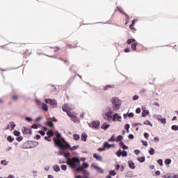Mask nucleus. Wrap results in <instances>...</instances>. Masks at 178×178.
Wrapping results in <instances>:
<instances>
[{"instance_id":"1","label":"nucleus","mask_w":178,"mask_h":178,"mask_svg":"<svg viewBox=\"0 0 178 178\" xmlns=\"http://www.w3.org/2000/svg\"><path fill=\"white\" fill-rule=\"evenodd\" d=\"M56 137L53 138V141L54 143V145L56 147H58V148H60V149H63V148L69 149L71 151H76V149L80 148L79 145L74 146L72 147H70V145L62 137V134L59 132H56Z\"/></svg>"},{"instance_id":"2","label":"nucleus","mask_w":178,"mask_h":178,"mask_svg":"<svg viewBox=\"0 0 178 178\" xmlns=\"http://www.w3.org/2000/svg\"><path fill=\"white\" fill-rule=\"evenodd\" d=\"M102 116L107 122H122V116L118 113H113V110L111 106H108L103 110Z\"/></svg>"},{"instance_id":"3","label":"nucleus","mask_w":178,"mask_h":178,"mask_svg":"<svg viewBox=\"0 0 178 178\" xmlns=\"http://www.w3.org/2000/svg\"><path fill=\"white\" fill-rule=\"evenodd\" d=\"M66 163L72 169H75L77 166H80V159H79V157L69 158Z\"/></svg>"},{"instance_id":"4","label":"nucleus","mask_w":178,"mask_h":178,"mask_svg":"<svg viewBox=\"0 0 178 178\" xmlns=\"http://www.w3.org/2000/svg\"><path fill=\"white\" fill-rule=\"evenodd\" d=\"M111 104L113 105V111H119L120 106H122V100L119 99L118 97H113L111 99Z\"/></svg>"},{"instance_id":"5","label":"nucleus","mask_w":178,"mask_h":178,"mask_svg":"<svg viewBox=\"0 0 178 178\" xmlns=\"http://www.w3.org/2000/svg\"><path fill=\"white\" fill-rule=\"evenodd\" d=\"M100 124L101 122L99 121H92L91 122L88 123V126L95 130H98L100 127Z\"/></svg>"},{"instance_id":"6","label":"nucleus","mask_w":178,"mask_h":178,"mask_svg":"<svg viewBox=\"0 0 178 178\" xmlns=\"http://www.w3.org/2000/svg\"><path fill=\"white\" fill-rule=\"evenodd\" d=\"M67 116L69 118H71V120L72 122H74V123H79L80 122V119L76 116V114L72 113V112H67Z\"/></svg>"},{"instance_id":"7","label":"nucleus","mask_w":178,"mask_h":178,"mask_svg":"<svg viewBox=\"0 0 178 178\" xmlns=\"http://www.w3.org/2000/svg\"><path fill=\"white\" fill-rule=\"evenodd\" d=\"M44 102L51 105L52 108H56V106L58 105V102L55 99H45Z\"/></svg>"},{"instance_id":"8","label":"nucleus","mask_w":178,"mask_h":178,"mask_svg":"<svg viewBox=\"0 0 178 178\" xmlns=\"http://www.w3.org/2000/svg\"><path fill=\"white\" fill-rule=\"evenodd\" d=\"M15 127H16V124H15V122H11L10 124H8V127H6V130H10L12 131V130H15Z\"/></svg>"},{"instance_id":"9","label":"nucleus","mask_w":178,"mask_h":178,"mask_svg":"<svg viewBox=\"0 0 178 178\" xmlns=\"http://www.w3.org/2000/svg\"><path fill=\"white\" fill-rule=\"evenodd\" d=\"M91 168H94V169H96L98 173H104V170H102V168H101L100 167L95 165V164H92Z\"/></svg>"},{"instance_id":"10","label":"nucleus","mask_w":178,"mask_h":178,"mask_svg":"<svg viewBox=\"0 0 178 178\" xmlns=\"http://www.w3.org/2000/svg\"><path fill=\"white\" fill-rule=\"evenodd\" d=\"M142 116L143 118H145L147 115H149V111L145 109V107H142Z\"/></svg>"},{"instance_id":"11","label":"nucleus","mask_w":178,"mask_h":178,"mask_svg":"<svg viewBox=\"0 0 178 178\" xmlns=\"http://www.w3.org/2000/svg\"><path fill=\"white\" fill-rule=\"evenodd\" d=\"M117 10H119V12H120V13H122V15H124L126 16V24H127V22H129V19H130V17H129L127 15V14L124 13V12H122L120 8H117Z\"/></svg>"},{"instance_id":"12","label":"nucleus","mask_w":178,"mask_h":178,"mask_svg":"<svg viewBox=\"0 0 178 178\" xmlns=\"http://www.w3.org/2000/svg\"><path fill=\"white\" fill-rule=\"evenodd\" d=\"M70 109V108H69V104H66L63 106V112H67H67H69Z\"/></svg>"},{"instance_id":"13","label":"nucleus","mask_w":178,"mask_h":178,"mask_svg":"<svg viewBox=\"0 0 178 178\" xmlns=\"http://www.w3.org/2000/svg\"><path fill=\"white\" fill-rule=\"evenodd\" d=\"M128 165H129V168H130V169H136V165H134V163L131 161H128Z\"/></svg>"},{"instance_id":"14","label":"nucleus","mask_w":178,"mask_h":178,"mask_svg":"<svg viewBox=\"0 0 178 178\" xmlns=\"http://www.w3.org/2000/svg\"><path fill=\"white\" fill-rule=\"evenodd\" d=\"M111 127V124L104 123V124L102 125V129L103 130H108Z\"/></svg>"},{"instance_id":"15","label":"nucleus","mask_w":178,"mask_h":178,"mask_svg":"<svg viewBox=\"0 0 178 178\" xmlns=\"http://www.w3.org/2000/svg\"><path fill=\"white\" fill-rule=\"evenodd\" d=\"M111 147H113V145H110L108 142H106L104 143V148H106L107 149H109Z\"/></svg>"},{"instance_id":"16","label":"nucleus","mask_w":178,"mask_h":178,"mask_svg":"<svg viewBox=\"0 0 178 178\" xmlns=\"http://www.w3.org/2000/svg\"><path fill=\"white\" fill-rule=\"evenodd\" d=\"M93 158H95V159H97V161H102V157L98 156L97 154H93Z\"/></svg>"},{"instance_id":"17","label":"nucleus","mask_w":178,"mask_h":178,"mask_svg":"<svg viewBox=\"0 0 178 178\" xmlns=\"http://www.w3.org/2000/svg\"><path fill=\"white\" fill-rule=\"evenodd\" d=\"M53 169L55 172H60V168L59 167V165H55L54 167H53Z\"/></svg>"},{"instance_id":"18","label":"nucleus","mask_w":178,"mask_h":178,"mask_svg":"<svg viewBox=\"0 0 178 178\" xmlns=\"http://www.w3.org/2000/svg\"><path fill=\"white\" fill-rule=\"evenodd\" d=\"M42 108L43 109V111H45V112L48 111V106L44 103H42Z\"/></svg>"},{"instance_id":"19","label":"nucleus","mask_w":178,"mask_h":178,"mask_svg":"<svg viewBox=\"0 0 178 178\" xmlns=\"http://www.w3.org/2000/svg\"><path fill=\"white\" fill-rule=\"evenodd\" d=\"M7 140L8 143H13V141H15V138H12L11 136H9L7 137Z\"/></svg>"},{"instance_id":"20","label":"nucleus","mask_w":178,"mask_h":178,"mask_svg":"<svg viewBox=\"0 0 178 178\" xmlns=\"http://www.w3.org/2000/svg\"><path fill=\"white\" fill-rule=\"evenodd\" d=\"M81 140L82 141H87V135L82 134L81 136Z\"/></svg>"},{"instance_id":"21","label":"nucleus","mask_w":178,"mask_h":178,"mask_svg":"<svg viewBox=\"0 0 178 178\" xmlns=\"http://www.w3.org/2000/svg\"><path fill=\"white\" fill-rule=\"evenodd\" d=\"M116 155H117V156H118V158H120V157L122 156V149H119V150L116 152Z\"/></svg>"},{"instance_id":"22","label":"nucleus","mask_w":178,"mask_h":178,"mask_svg":"<svg viewBox=\"0 0 178 178\" xmlns=\"http://www.w3.org/2000/svg\"><path fill=\"white\" fill-rule=\"evenodd\" d=\"M47 134L49 136V137H53L54 136V131L49 130L47 132Z\"/></svg>"},{"instance_id":"23","label":"nucleus","mask_w":178,"mask_h":178,"mask_svg":"<svg viewBox=\"0 0 178 178\" xmlns=\"http://www.w3.org/2000/svg\"><path fill=\"white\" fill-rule=\"evenodd\" d=\"M116 141V139L115 138V135H113L110 139H108L109 143H113Z\"/></svg>"},{"instance_id":"24","label":"nucleus","mask_w":178,"mask_h":178,"mask_svg":"<svg viewBox=\"0 0 178 178\" xmlns=\"http://www.w3.org/2000/svg\"><path fill=\"white\" fill-rule=\"evenodd\" d=\"M138 161L140 163H143V162H145V157L142 156L138 159Z\"/></svg>"},{"instance_id":"25","label":"nucleus","mask_w":178,"mask_h":178,"mask_svg":"<svg viewBox=\"0 0 178 178\" xmlns=\"http://www.w3.org/2000/svg\"><path fill=\"white\" fill-rule=\"evenodd\" d=\"M73 138H74V140H75V141H78V140H80V136H79L77 134H74Z\"/></svg>"},{"instance_id":"26","label":"nucleus","mask_w":178,"mask_h":178,"mask_svg":"<svg viewBox=\"0 0 178 178\" xmlns=\"http://www.w3.org/2000/svg\"><path fill=\"white\" fill-rule=\"evenodd\" d=\"M149 154L150 155H154L155 154V149L151 147L150 151H149Z\"/></svg>"},{"instance_id":"27","label":"nucleus","mask_w":178,"mask_h":178,"mask_svg":"<svg viewBox=\"0 0 178 178\" xmlns=\"http://www.w3.org/2000/svg\"><path fill=\"white\" fill-rule=\"evenodd\" d=\"M123 136L122 135H119L117 138L115 139V141L117 143H119V141H121V140H122Z\"/></svg>"},{"instance_id":"28","label":"nucleus","mask_w":178,"mask_h":178,"mask_svg":"<svg viewBox=\"0 0 178 178\" xmlns=\"http://www.w3.org/2000/svg\"><path fill=\"white\" fill-rule=\"evenodd\" d=\"M75 169L76 170V172H83V169L82 167H80V166H77V167H75Z\"/></svg>"},{"instance_id":"29","label":"nucleus","mask_w":178,"mask_h":178,"mask_svg":"<svg viewBox=\"0 0 178 178\" xmlns=\"http://www.w3.org/2000/svg\"><path fill=\"white\" fill-rule=\"evenodd\" d=\"M172 163V160L170 159H167L165 161V165H170Z\"/></svg>"},{"instance_id":"30","label":"nucleus","mask_w":178,"mask_h":178,"mask_svg":"<svg viewBox=\"0 0 178 178\" xmlns=\"http://www.w3.org/2000/svg\"><path fill=\"white\" fill-rule=\"evenodd\" d=\"M31 131H30V129L24 128L23 130V134H28L29 133H31Z\"/></svg>"},{"instance_id":"31","label":"nucleus","mask_w":178,"mask_h":178,"mask_svg":"<svg viewBox=\"0 0 178 178\" xmlns=\"http://www.w3.org/2000/svg\"><path fill=\"white\" fill-rule=\"evenodd\" d=\"M46 124H47V126H49V127H54V122H52V121L47 122Z\"/></svg>"},{"instance_id":"32","label":"nucleus","mask_w":178,"mask_h":178,"mask_svg":"<svg viewBox=\"0 0 178 178\" xmlns=\"http://www.w3.org/2000/svg\"><path fill=\"white\" fill-rule=\"evenodd\" d=\"M109 175L110 176H116V172L115 170H110Z\"/></svg>"},{"instance_id":"33","label":"nucleus","mask_w":178,"mask_h":178,"mask_svg":"<svg viewBox=\"0 0 178 178\" xmlns=\"http://www.w3.org/2000/svg\"><path fill=\"white\" fill-rule=\"evenodd\" d=\"M143 124H147L149 126H151L152 127V123H151V122H149V120H146L143 122Z\"/></svg>"},{"instance_id":"34","label":"nucleus","mask_w":178,"mask_h":178,"mask_svg":"<svg viewBox=\"0 0 178 178\" xmlns=\"http://www.w3.org/2000/svg\"><path fill=\"white\" fill-rule=\"evenodd\" d=\"M81 168H83V169H87V168H88V163H83Z\"/></svg>"},{"instance_id":"35","label":"nucleus","mask_w":178,"mask_h":178,"mask_svg":"<svg viewBox=\"0 0 178 178\" xmlns=\"http://www.w3.org/2000/svg\"><path fill=\"white\" fill-rule=\"evenodd\" d=\"M131 48L134 49V51H136V49H137V43H133L131 44Z\"/></svg>"},{"instance_id":"36","label":"nucleus","mask_w":178,"mask_h":178,"mask_svg":"<svg viewBox=\"0 0 178 178\" xmlns=\"http://www.w3.org/2000/svg\"><path fill=\"white\" fill-rule=\"evenodd\" d=\"M154 118H156L159 122L161 120V119H162V116L161 115H154Z\"/></svg>"},{"instance_id":"37","label":"nucleus","mask_w":178,"mask_h":178,"mask_svg":"<svg viewBox=\"0 0 178 178\" xmlns=\"http://www.w3.org/2000/svg\"><path fill=\"white\" fill-rule=\"evenodd\" d=\"M132 42H136V40L135 39H129L127 40V44H132Z\"/></svg>"},{"instance_id":"38","label":"nucleus","mask_w":178,"mask_h":178,"mask_svg":"<svg viewBox=\"0 0 178 178\" xmlns=\"http://www.w3.org/2000/svg\"><path fill=\"white\" fill-rule=\"evenodd\" d=\"M1 164L3 165V166H6L8 165V161H6V160H2Z\"/></svg>"},{"instance_id":"39","label":"nucleus","mask_w":178,"mask_h":178,"mask_svg":"<svg viewBox=\"0 0 178 178\" xmlns=\"http://www.w3.org/2000/svg\"><path fill=\"white\" fill-rule=\"evenodd\" d=\"M49 120L50 122H58V120H56V118H55V117L49 118Z\"/></svg>"},{"instance_id":"40","label":"nucleus","mask_w":178,"mask_h":178,"mask_svg":"<svg viewBox=\"0 0 178 178\" xmlns=\"http://www.w3.org/2000/svg\"><path fill=\"white\" fill-rule=\"evenodd\" d=\"M32 173L34 177H37L38 176V172H37L36 170H33Z\"/></svg>"},{"instance_id":"41","label":"nucleus","mask_w":178,"mask_h":178,"mask_svg":"<svg viewBox=\"0 0 178 178\" xmlns=\"http://www.w3.org/2000/svg\"><path fill=\"white\" fill-rule=\"evenodd\" d=\"M172 130H174L175 131H177V130H178V126H177V125H172Z\"/></svg>"},{"instance_id":"42","label":"nucleus","mask_w":178,"mask_h":178,"mask_svg":"<svg viewBox=\"0 0 178 178\" xmlns=\"http://www.w3.org/2000/svg\"><path fill=\"white\" fill-rule=\"evenodd\" d=\"M13 134L14 136H16V137H19V136H20V131H15Z\"/></svg>"},{"instance_id":"43","label":"nucleus","mask_w":178,"mask_h":178,"mask_svg":"<svg viewBox=\"0 0 178 178\" xmlns=\"http://www.w3.org/2000/svg\"><path fill=\"white\" fill-rule=\"evenodd\" d=\"M157 162L160 166H163V161H162V159H159Z\"/></svg>"},{"instance_id":"44","label":"nucleus","mask_w":178,"mask_h":178,"mask_svg":"<svg viewBox=\"0 0 178 178\" xmlns=\"http://www.w3.org/2000/svg\"><path fill=\"white\" fill-rule=\"evenodd\" d=\"M130 129V124H125V130H127V133H129V129Z\"/></svg>"},{"instance_id":"45","label":"nucleus","mask_w":178,"mask_h":178,"mask_svg":"<svg viewBox=\"0 0 178 178\" xmlns=\"http://www.w3.org/2000/svg\"><path fill=\"white\" fill-rule=\"evenodd\" d=\"M159 122H161L163 124H166V118H161Z\"/></svg>"},{"instance_id":"46","label":"nucleus","mask_w":178,"mask_h":178,"mask_svg":"<svg viewBox=\"0 0 178 178\" xmlns=\"http://www.w3.org/2000/svg\"><path fill=\"white\" fill-rule=\"evenodd\" d=\"M60 168L62 170H66V169H67V166H66V165H62Z\"/></svg>"},{"instance_id":"47","label":"nucleus","mask_w":178,"mask_h":178,"mask_svg":"<svg viewBox=\"0 0 178 178\" xmlns=\"http://www.w3.org/2000/svg\"><path fill=\"white\" fill-rule=\"evenodd\" d=\"M25 120H26L27 122H32L33 121V118H29V117H26L25 118Z\"/></svg>"},{"instance_id":"48","label":"nucleus","mask_w":178,"mask_h":178,"mask_svg":"<svg viewBox=\"0 0 178 178\" xmlns=\"http://www.w3.org/2000/svg\"><path fill=\"white\" fill-rule=\"evenodd\" d=\"M17 141H18L19 143H20V141H22L23 140V137L22 136H19L16 138Z\"/></svg>"},{"instance_id":"49","label":"nucleus","mask_w":178,"mask_h":178,"mask_svg":"<svg viewBox=\"0 0 178 178\" xmlns=\"http://www.w3.org/2000/svg\"><path fill=\"white\" fill-rule=\"evenodd\" d=\"M143 124L140 122L134 124V127H137V126H142Z\"/></svg>"},{"instance_id":"50","label":"nucleus","mask_w":178,"mask_h":178,"mask_svg":"<svg viewBox=\"0 0 178 178\" xmlns=\"http://www.w3.org/2000/svg\"><path fill=\"white\" fill-rule=\"evenodd\" d=\"M138 99V95H136L133 97V100L134 101H137Z\"/></svg>"},{"instance_id":"51","label":"nucleus","mask_w":178,"mask_h":178,"mask_svg":"<svg viewBox=\"0 0 178 178\" xmlns=\"http://www.w3.org/2000/svg\"><path fill=\"white\" fill-rule=\"evenodd\" d=\"M122 156H123V157L127 156V152H126V151L124 150V151L122 152Z\"/></svg>"},{"instance_id":"52","label":"nucleus","mask_w":178,"mask_h":178,"mask_svg":"<svg viewBox=\"0 0 178 178\" xmlns=\"http://www.w3.org/2000/svg\"><path fill=\"white\" fill-rule=\"evenodd\" d=\"M32 129H38V125H37L36 124H34L31 126Z\"/></svg>"},{"instance_id":"53","label":"nucleus","mask_w":178,"mask_h":178,"mask_svg":"<svg viewBox=\"0 0 178 178\" xmlns=\"http://www.w3.org/2000/svg\"><path fill=\"white\" fill-rule=\"evenodd\" d=\"M136 113H141V108H136Z\"/></svg>"},{"instance_id":"54","label":"nucleus","mask_w":178,"mask_h":178,"mask_svg":"<svg viewBox=\"0 0 178 178\" xmlns=\"http://www.w3.org/2000/svg\"><path fill=\"white\" fill-rule=\"evenodd\" d=\"M141 143H143V145H145V147H147L148 145V143H147V141L141 140Z\"/></svg>"},{"instance_id":"55","label":"nucleus","mask_w":178,"mask_h":178,"mask_svg":"<svg viewBox=\"0 0 178 178\" xmlns=\"http://www.w3.org/2000/svg\"><path fill=\"white\" fill-rule=\"evenodd\" d=\"M163 177H165V178H171L172 176L170 175V174H167V175H164Z\"/></svg>"},{"instance_id":"56","label":"nucleus","mask_w":178,"mask_h":178,"mask_svg":"<svg viewBox=\"0 0 178 178\" xmlns=\"http://www.w3.org/2000/svg\"><path fill=\"white\" fill-rule=\"evenodd\" d=\"M83 173H84L85 175H87L88 176V175H90V172H88L87 170H82Z\"/></svg>"},{"instance_id":"57","label":"nucleus","mask_w":178,"mask_h":178,"mask_svg":"<svg viewBox=\"0 0 178 178\" xmlns=\"http://www.w3.org/2000/svg\"><path fill=\"white\" fill-rule=\"evenodd\" d=\"M144 137H145V138H146V140H148V137H149L148 133H145Z\"/></svg>"},{"instance_id":"58","label":"nucleus","mask_w":178,"mask_h":178,"mask_svg":"<svg viewBox=\"0 0 178 178\" xmlns=\"http://www.w3.org/2000/svg\"><path fill=\"white\" fill-rule=\"evenodd\" d=\"M154 141H156V143H159V137H154Z\"/></svg>"},{"instance_id":"59","label":"nucleus","mask_w":178,"mask_h":178,"mask_svg":"<svg viewBox=\"0 0 178 178\" xmlns=\"http://www.w3.org/2000/svg\"><path fill=\"white\" fill-rule=\"evenodd\" d=\"M129 138H130V140H133V138H134V134H129Z\"/></svg>"},{"instance_id":"60","label":"nucleus","mask_w":178,"mask_h":178,"mask_svg":"<svg viewBox=\"0 0 178 178\" xmlns=\"http://www.w3.org/2000/svg\"><path fill=\"white\" fill-rule=\"evenodd\" d=\"M98 151L99 152H102L103 151H105V147H104V148L100 147V148L98 149Z\"/></svg>"},{"instance_id":"61","label":"nucleus","mask_w":178,"mask_h":178,"mask_svg":"<svg viewBox=\"0 0 178 178\" xmlns=\"http://www.w3.org/2000/svg\"><path fill=\"white\" fill-rule=\"evenodd\" d=\"M13 149V148L12 147H8L7 149H6V151H8V152L10 151H12Z\"/></svg>"},{"instance_id":"62","label":"nucleus","mask_w":178,"mask_h":178,"mask_svg":"<svg viewBox=\"0 0 178 178\" xmlns=\"http://www.w3.org/2000/svg\"><path fill=\"white\" fill-rule=\"evenodd\" d=\"M129 118H133L134 116V114L133 113H130L127 114Z\"/></svg>"},{"instance_id":"63","label":"nucleus","mask_w":178,"mask_h":178,"mask_svg":"<svg viewBox=\"0 0 178 178\" xmlns=\"http://www.w3.org/2000/svg\"><path fill=\"white\" fill-rule=\"evenodd\" d=\"M39 133L41 134V136H45V131H40Z\"/></svg>"},{"instance_id":"64","label":"nucleus","mask_w":178,"mask_h":178,"mask_svg":"<svg viewBox=\"0 0 178 178\" xmlns=\"http://www.w3.org/2000/svg\"><path fill=\"white\" fill-rule=\"evenodd\" d=\"M134 152H135L136 155H138V154H140V150L136 149V150L134 151Z\"/></svg>"}]
</instances>
